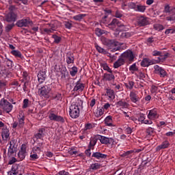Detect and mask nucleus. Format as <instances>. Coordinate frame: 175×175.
<instances>
[{"label": "nucleus", "mask_w": 175, "mask_h": 175, "mask_svg": "<svg viewBox=\"0 0 175 175\" xmlns=\"http://www.w3.org/2000/svg\"><path fill=\"white\" fill-rule=\"evenodd\" d=\"M16 152L17 147L16 146V144H14V141H10L8 153V157H15V155L17 154Z\"/></svg>", "instance_id": "nucleus-11"}, {"label": "nucleus", "mask_w": 175, "mask_h": 175, "mask_svg": "<svg viewBox=\"0 0 175 175\" xmlns=\"http://www.w3.org/2000/svg\"><path fill=\"white\" fill-rule=\"evenodd\" d=\"M138 121L142 122V124H145L146 125H152V121L146 120V116L143 113L140 114Z\"/></svg>", "instance_id": "nucleus-17"}, {"label": "nucleus", "mask_w": 175, "mask_h": 175, "mask_svg": "<svg viewBox=\"0 0 175 175\" xmlns=\"http://www.w3.org/2000/svg\"><path fill=\"white\" fill-rule=\"evenodd\" d=\"M48 117L51 121H56L57 122H65V120L62 116H58L55 114V112L54 111H49L48 113Z\"/></svg>", "instance_id": "nucleus-5"}, {"label": "nucleus", "mask_w": 175, "mask_h": 175, "mask_svg": "<svg viewBox=\"0 0 175 175\" xmlns=\"http://www.w3.org/2000/svg\"><path fill=\"white\" fill-rule=\"evenodd\" d=\"M6 86V83L3 81L0 80V90H2V88H5Z\"/></svg>", "instance_id": "nucleus-61"}, {"label": "nucleus", "mask_w": 175, "mask_h": 175, "mask_svg": "<svg viewBox=\"0 0 175 175\" xmlns=\"http://www.w3.org/2000/svg\"><path fill=\"white\" fill-rule=\"evenodd\" d=\"M109 28L111 29H116V27H118L120 31H125V25L120 24L118 20L113 18L110 24L108 25Z\"/></svg>", "instance_id": "nucleus-8"}, {"label": "nucleus", "mask_w": 175, "mask_h": 175, "mask_svg": "<svg viewBox=\"0 0 175 175\" xmlns=\"http://www.w3.org/2000/svg\"><path fill=\"white\" fill-rule=\"evenodd\" d=\"M38 81L43 83L46 79V73H44V72L40 71L38 75Z\"/></svg>", "instance_id": "nucleus-29"}, {"label": "nucleus", "mask_w": 175, "mask_h": 175, "mask_svg": "<svg viewBox=\"0 0 175 175\" xmlns=\"http://www.w3.org/2000/svg\"><path fill=\"white\" fill-rule=\"evenodd\" d=\"M88 129H92V124H87L85 126V130L88 131Z\"/></svg>", "instance_id": "nucleus-63"}, {"label": "nucleus", "mask_w": 175, "mask_h": 175, "mask_svg": "<svg viewBox=\"0 0 175 175\" xmlns=\"http://www.w3.org/2000/svg\"><path fill=\"white\" fill-rule=\"evenodd\" d=\"M105 113V110L103 109V108H98L97 109V111H96V114L98 115V116H103Z\"/></svg>", "instance_id": "nucleus-57"}, {"label": "nucleus", "mask_w": 175, "mask_h": 175, "mask_svg": "<svg viewBox=\"0 0 175 175\" xmlns=\"http://www.w3.org/2000/svg\"><path fill=\"white\" fill-rule=\"evenodd\" d=\"M132 35H133V33L131 32H123V33H122L121 36H122V38H131V36H132Z\"/></svg>", "instance_id": "nucleus-50"}, {"label": "nucleus", "mask_w": 175, "mask_h": 175, "mask_svg": "<svg viewBox=\"0 0 175 175\" xmlns=\"http://www.w3.org/2000/svg\"><path fill=\"white\" fill-rule=\"evenodd\" d=\"M25 120V117H24V112L23 111H20L18 116V122H14L11 125L14 129L17 128L20 129L24 127V124L25 122H24Z\"/></svg>", "instance_id": "nucleus-3"}, {"label": "nucleus", "mask_w": 175, "mask_h": 175, "mask_svg": "<svg viewBox=\"0 0 175 175\" xmlns=\"http://www.w3.org/2000/svg\"><path fill=\"white\" fill-rule=\"evenodd\" d=\"M135 10L137 12H141L142 13H144V12H146V5H137L135 6Z\"/></svg>", "instance_id": "nucleus-36"}, {"label": "nucleus", "mask_w": 175, "mask_h": 175, "mask_svg": "<svg viewBox=\"0 0 175 175\" xmlns=\"http://www.w3.org/2000/svg\"><path fill=\"white\" fill-rule=\"evenodd\" d=\"M125 131L126 132V133L128 135H131V133H132L133 131H132V128L127 126L125 129Z\"/></svg>", "instance_id": "nucleus-62"}, {"label": "nucleus", "mask_w": 175, "mask_h": 175, "mask_svg": "<svg viewBox=\"0 0 175 175\" xmlns=\"http://www.w3.org/2000/svg\"><path fill=\"white\" fill-rule=\"evenodd\" d=\"M93 158H96V159H105L107 157V154H102L100 152H94L92 155Z\"/></svg>", "instance_id": "nucleus-27"}, {"label": "nucleus", "mask_w": 175, "mask_h": 175, "mask_svg": "<svg viewBox=\"0 0 175 175\" xmlns=\"http://www.w3.org/2000/svg\"><path fill=\"white\" fill-rule=\"evenodd\" d=\"M61 75H62V78L65 79V78H66V76H68V75H69V73L68 72V70H66V68H63L61 70Z\"/></svg>", "instance_id": "nucleus-44"}, {"label": "nucleus", "mask_w": 175, "mask_h": 175, "mask_svg": "<svg viewBox=\"0 0 175 175\" xmlns=\"http://www.w3.org/2000/svg\"><path fill=\"white\" fill-rule=\"evenodd\" d=\"M154 73L156 75H159L160 77H165L167 75V72L161 67L158 65L154 66Z\"/></svg>", "instance_id": "nucleus-13"}, {"label": "nucleus", "mask_w": 175, "mask_h": 175, "mask_svg": "<svg viewBox=\"0 0 175 175\" xmlns=\"http://www.w3.org/2000/svg\"><path fill=\"white\" fill-rule=\"evenodd\" d=\"M0 107L4 113H10L13 110V105L5 98H1L0 100Z\"/></svg>", "instance_id": "nucleus-4"}, {"label": "nucleus", "mask_w": 175, "mask_h": 175, "mask_svg": "<svg viewBox=\"0 0 175 175\" xmlns=\"http://www.w3.org/2000/svg\"><path fill=\"white\" fill-rule=\"evenodd\" d=\"M32 21L28 17L23 18L16 23L17 27L21 28L23 27H29V25H32Z\"/></svg>", "instance_id": "nucleus-9"}, {"label": "nucleus", "mask_w": 175, "mask_h": 175, "mask_svg": "<svg viewBox=\"0 0 175 175\" xmlns=\"http://www.w3.org/2000/svg\"><path fill=\"white\" fill-rule=\"evenodd\" d=\"M70 75L73 77L75 75H77V67L73 66L70 70Z\"/></svg>", "instance_id": "nucleus-41"}, {"label": "nucleus", "mask_w": 175, "mask_h": 175, "mask_svg": "<svg viewBox=\"0 0 175 175\" xmlns=\"http://www.w3.org/2000/svg\"><path fill=\"white\" fill-rule=\"evenodd\" d=\"M8 175H17L18 174V170H17V165H13L11 171L8 172Z\"/></svg>", "instance_id": "nucleus-31"}, {"label": "nucleus", "mask_w": 175, "mask_h": 175, "mask_svg": "<svg viewBox=\"0 0 175 175\" xmlns=\"http://www.w3.org/2000/svg\"><path fill=\"white\" fill-rule=\"evenodd\" d=\"M152 55H154V57H158V56L162 57V52L159 51H153Z\"/></svg>", "instance_id": "nucleus-56"}, {"label": "nucleus", "mask_w": 175, "mask_h": 175, "mask_svg": "<svg viewBox=\"0 0 175 175\" xmlns=\"http://www.w3.org/2000/svg\"><path fill=\"white\" fill-rule=\"evenodd\" d=\"M53 98V99H55V100H62V95L59 93H57Z\"/></svg>", "instance_id": "nucleus-53"}, {"label": "nucleus", "mask_w": 175, "mask_h": 175, "mask_svg": "<svg viewBox=\"0 0 175 175\" xmlns=\"http://www.w3.org/2000/svg\"><path fill=\"white\" fill-rule=\"evenodd\" d=\"M80 109H83V100L75 99L70 106L69 115L71 118H77L80 116Z\"/></svg>", "instance_id": "nucleus-1"}, {"label": "nucleus", "mask_w": 175, "mask_h": 175, "mask_svg": "<svg viewBox=\"0 0 175 175\" xmlns=\"http://www.w3.org/2000/svg\"><path fill=\"white\" fill-rule=\"evenodd\" d=\"M133 152H135V150H128L126 152H124L122 154H121V157H126V158H129V155H131V154H133Z\"/></svg>", "instance_id": "nucleus-47"}, {"label": "nucleus", "mask_w": 175, "mask_h": 175, "mask_svg": "<svg viewBox=\"0 0 175 175\" xmlns=\"http://www.w3.org/2000/svg\"><path fill=\"white\" fill-rule=\"evenodd\" d=\"M99 167H100V165L98 163H93L90 165V169L92 170H98V169H99Z\"/></svg>", "instance_id": "nucleus-46"}, {"label": "nucleus", "mask_w": 175, "mask_h": 175, "mask_svg": "<svg viewBox=\"0 0 175 175\" xmlns=\"http://www.w3.org/2000/svg\"><path fill=\"white\" fill-rule=\"evenodd\" d=\"M99 136V140L102 144H114V139L102 135Z\"/></svg>", "instance_id": "nucleus-15"}, {"label": "nucleus", "mask_w": 175, "mask_h": 175, "mask_svg": "<svg viewBox=\"0 0 175 175\" xmlns=\"http://www.w3.org/2000/svg\"><path fill=\"white\" fill-rule=\"evenodd\" d=\"M122 58L124 59L125 62H132L133 59H135V56L133 55V52L130 50H127L125 52H124L122 55Z\"/></svg>", "instance_id": "nucleus-7"}, {"label": "nucleus", "mask_w": 175, "mask_h": 175, "mask_svg": "<svg viewBox=\"0 0 175 175\" xmlns=\"http://www.w3.org/2000/svg\"><path fill=\"white\" fill-rule=\"evenodd\" d=\"M150 65H154V62L148 58H144L141 62V66L144 68H147V66H150Z\"/></svg>", "instance_id": "nucleus-20"}, {"label": "nucleus", "mask_w": 175, "mask_h": 175, "mask_svg": "<svg viewBox=\"0 0 175 175\" xmlns=\"http://www.w3.org/2000/svg\"><path fill=\"white\" fill-rule=\"evenodd\" d=\"M98 139L96 137H92L90 139L89 148H94L95 144H96Z\"/></svg>", "instance_id": "nucleus-35"}, {"label": "nucleus", "mask_w": 175, "mask_h": 175, "mask_svg": "<svg viewBox=\"0 0 175 175\" xmlns=\"http://www.w3.org/2000/svg\"><path fill=\"white\" fill-rule=\"evenodd\" d=\"M165 35H169V33L173 34L175 33V27L167 29L165 31Z\"/></svg>", "instance_id": "nucleus-43"}, {"label": "nucleus", "mask_w": 175, "mask_h": 175, "mask_svg": "<svg viewBox=\"0 0 175 175\" xmlns=\"http://www.w3.org/2000/svg\"><path fill=\"white\" fill-rule=\"evenodd\" d=\"M130 99L133 103H137L140 100V96H139V92L133 90L130 92Z\"/></svg>", "instance_id": "nucleus-14"}, {"label": "nucleus", "mask_w": 175, "mask_h": 175, "mask_svg": "<svg viewBox=\"0 0 175 175\" xmlns=\"http://www.w3.org/2000/svg\"><path fill=\"white\" fill-rule=\"evenodd\" d=\"M64 27L67 28V29H71L73 25L72 24V21H65Z\"/></svg>", "instance_id": "nucleus-45"}, {"label": "nucleus", "mask_w": 175, "mask_h": 175, "mask_svg": "<svg viewBox=\"0 0 175 175\" xmlns=\"http://www.w3.org/2000/svg\"><path fill=\"white\" fill-rule=\"evenodd\" d=\"M53 39H54V43H59L61 42V37L54 34L52 36Z\"/></svg>", "instance_id": "nucleus-48"}, {"label": "nucleus", "mask_w": 175, "mask_h": 175, "mask_svg": "<svg viewBox=\"0 0 175 175\" xmlns=\"http://www.w3.org/2000/svg\"><path fill=\"white\" fill-rule=\"evenodd\" d=\"M137 23L139 25L143 26V25H147L148 21L147 18L144 16H139L137 18Z\"/></svg>", "instance_id": "nucleus-25"}, {"label": "nucleus", "mask_w": 175, "mask_h": 175, "mask_svg": "<svg viewBox=\"0 0 175 175\" xmlns=\"http://www.w3.org/2000/svg\"><path fill=\"white\" fill-rule=\"evenodd\" d=\"M107 95L111 100H113L114 98H116V96L114 95V90L111 89H107Z\"/></svg>", "instance_id": "nucleus-30"}, {"label": "nucleus", "mask_w": 175, "mask_h": 175, "mask_svg": "<svg viewBox=\"0 0 175 175\" xmlns=\"http://www.w3.org/2000/svg\"><path fill=\"white\" fill-rule=\"evenodd\" d=\"M164 12L165 13H170V12H172V10H170V6H169V5H166L165 6Z\"/></svg>", "instance_id": "nucleus-60"}, {"label": "nucleus", "mask_w": 175, "mask_h": 175, "mask_svg": "<svg viewBox=\"0 0 175 175\" xmlns=\"http://www.w3.org/2000/svg\"><path fill=\"white\" fill-rule=\"evenodd\" d=\"M104 122L107 126H116V124H114V121L113 120V117L111 116H107L104 120Z\"/></svg>", "instance_id": "nucleus-18"}, {"label": "nucleus", "mask_w": 175, "mask_h": 175, "mask_svg": "<svg viewBox=\"0 0 175 175\" xmlns=\"http://www.w3.org/2000/svg\"><path fill=\"white\" fill-rule=\"evenodd\" d=\"M169 142L165 141L161 145L158 146L156 148L157 151H161V150H163L165 148H167L169 147Z\"/></svg>", "instance_id": "nucleus-26"}, {"label": "nucleus", "mask_w": 175, "mask_h": 175, "mask_svg": "<svg viewBox=\"0 0 175 175\" xmlns=\"http://www.w3.org/2000/svg\"><path fill=\"white\" fill-rule=\"evenodd\" d=\"M117 107H121L122 109H126L129 106V104L125 100H120L116 103Z\"/></svg>", "instance_id": "nucleus-24"}, {"label": "nucleus", "mask_w": 175, "mask_h": 175, "mask_svg": "<svg viewBox=\"0 0 175 175\" xmlns=\"http://www.w3.org/2000/svg\"><path fill=\"white\" fill-rule=\"evenodd\" d=\"M57 25L51 23L49 25L48 27L44 29V33L47 34L53 33L54 31H57Z\"/></svg>", "instance_id": "nucleus-16"}, {"label": "nucleus", "mask_w": 175, "mask_h": 175, "mask_svg": "<svg viewBox=\"0 0 175 175\" xmlns=\"http://www.w3.org/2000/svg\"><path fill=\"white\" fill-rule=\"evenodd\" d=\"M146 133L149 136H154V135H155V130L151 127H149L146 129Z\"/></svg>", "instance_id": "nucleus-39"}, {"label": "nucleus", "mask_w": 175, "mask_h": 175, "mask_svg": "<svg viewBox=\"0 0 175 175\" xmlns=\"http://www.w3.org/2000/svg\"><path fill=\"white\" fill-rule=\"evenodd\" d=\"M147 113L148 121H154V120H158V118H159V115L158 114V111H157V109L149 110Z\"/></svg>", "instance_id": "nucleus-10"}, {"label": "nucleus", "mask_w": 175, "mask_h": 175, "mask_svg": "<svg viewBox=\"0 0 175 175\" xmlns=\"http://www.w3.org/2000/svg\"><path fill=\"white\" fill-rule=\"evenodd\" d=\"M11 158L8 162L9 165H13V163H16L17 162V159L14 157V156L10 157Z\"/></svg>", "instance_id": "nucleus-54"}, {"label": "nucleus", "mask_w": 175, "mask_h": 175, "mask_svg": "<svg viewBox=\"0 0 175 175\" xmlns=\"http://www.w3.org/2000/svg\"><path fill=\"white\" fill-rule=\"evenodd\" d=\"M96 35L97 36H102V35H103V33H105V30H102L100 28H96Z\"/></svg>", "instance_id": "nucleus-42"}, {"label": "nucleus", "mask_w": 175, "mask_h": 175, "mask_svg": "<svg viewBox=\"0 0 175 175\" xmlns=\"http://www.w3.org/2000/svg\"><path fill=\"white\" fill-rule=\"evenodd\" d=\"M4 64L6 65L7 67H8V69H12V68H13V61L8 58L5 59Z\"/></svg>", "instance_id": "nucleus-33"}, {"label": "nucleus", "mask_w": 175, "mask_h": 175, "mask_svg": "<svg viewBox=\"0 0 175 175\" xmlns=\"http://www.w3.org/2000/svg\"><path fill=\"white\" fill-rule=\"evenodd\" d=\"M10 135V133L9 132V129H8V127L2 129L1 136L3 140H6Z\"/></svg>", "instance_id": "nucleus-23"}, {"label": "nucleus", "mask_w": 175, "mask_h": 175, "mask_svg": "<svg viewBox=\"0 0 175 175\" xmlns=\"http://www.w3.org/2000/svg\"><path fill=\"white\" fill-rule=\"evenodd\" d=\"M32 151L37 154H40V152H42V150H40V148H39L38 146H36L33 148Z\"/></svg>", "instance_id": "nucleus-55"}, {"label": "nucleus", "mask_w": 175, "mask_h": 175, "mask_svg": "<svg viewBox=\"0 0 175 175\" xmlns=\"http://www.w3.org/2000/svg\"><path fill=\"white\" fill-rule=\"evenodd\" d=\"M11 54H12V55H14V57H16L17 58H21L22 57L21 52L17 50L12 51Z\"/></svg>", "instance_id": "nucleus-38"}, {"label": "nucleus", "mask_w": 175, "mask_h": 175, "mask_svg": "<svg viewBox=\"0 0 175 175\" xmlns=\"http://www.w3.org/2000/svg\"><path fill=\"white\" fill-rule=\"evenodd\" d=\"M103 69H104V70H107V72H109V73H111V69H110V67H109L107 64H104L103 66Z\"/></svg>", "instance_id": "nucleus-58"}, {"label": "nucleus", "mask_w": 175, "mask_h": 175, "mask_svg": "<svg viewBox=\"0 0 175 175\" xmlns=\"http://www.w3.org/2000/svg\"><path fill=\"white\" fill-rule=\"evenodd\" d=\"M83 90H84V84L78 81L74 88V91H83Z\"/></svg>", "instance_id": "nucleus-28"}, {"label": "nucleus", "mask_w": 175, "mask_h": 175, "mask_svg": "<svg viewBox=\"0 0 175 175\" xmlns=\"http://www.w3.org/2000/svg\"><path fill=\"white\" fill-rule=\"evenodd\" d=\"M124 64H125V60L120 55L119 59L113 64V68L117 69L118 68H120V66H122V65H124Z\"/></svg>", "instance_id": "nucleus-21"}, {"label": "nucleus", "mask_w": 175, "mask_h": 175, "mask_svg": "<svg viewBox=\"0 0 175 175\" xmlns=\"http://www.w3.org/2000/svg\"><path fill=\"white\" fill-rule=\"evenodd\" d=\"M129 70L131 72H136V70H137V67L136 66V63H134L131 66H130Z\"/></svg>", "instance_id": "nucleus-51"}, {"label": "nucleus", "mask_w": 175, "mask_h": 175, "mask_svg": "<svg viewBox=\"0 0 175 175\" xmlns=\"http://www.w3.org/2000/svg\"><path fill=\"white\" fill-rule=\"evenodd\" d=\"M38 154L36 152H33V150L31 152L30 154V158L31 161H36V159H38V158H39V157H38Z\"/></svg>", "instance_id": "nucleus-40"}, {"label": "nucleus", "mask_w": 175, "mask_h": 175, "mask_svg": "<svg viewBox=\"0 0 175 175\" xmlns=\"http://www.w3.org/2000/svg\"><path fill=\"white\" fill-rule=\"evenodd\" d=\"M75 58L72 56H67L66 62L67 64H73Z\"/></svg>", "instance_id": "nucleus-49"}, {"label": "nucleus", "mask_w": 175, "mask_h": 175, "mask_svg": "<svg viewBox=\"0 0 175 175\" xmlns=\"http://www.w3.org/2000/svg\"><path fill=\"white\" fill-rule=\"evenodd\" d=\"M95 47H96V49L97 50V51H98L101 54H107V51H106L105 49L100 47L99 45L96 44Z\"/></svg>", "instance_id": "nucleus-37"}, {"label": "nucleus", "mask_w": 175, "mask_h": 175, "mask_svg": "<svg viewBox=\"0 0 175 175\" xmlns=\"http://www.w3.org/2000/svg\"><path fill=\"white\" fill-rule=\"evenodd\" d=\"M50 91H51L50 85H46L40 88L38 93L40 96H43L44 98H50Z\"/></svg>", "instance_id": "nucleus-6"}, {"label": "nucleus", "mask_w": 175, "mask_h": 175, "mask_svg": "<svg viewBox=\"0 0 175 175\" xmlns=\"http://www.w3.org/2000/svg\"><path fill=\"white\" fill-rule=\"evenodd\" d=\"M27 155V146L25 144H23L21 146V150L18 152V161H23L25 159V157Z\"/></svg>", "instance_id": "nucleus-12"}, {"label": "nucleus", "mask_w": 175, "mask_h": 175, "mask_svg": "<svg viewBox=\"0 0 175 175\" xmlns=\"http://www.w3.org/2000/svg\"><path fill=\"white\" fill-rule=\"evenodd\" d=\"M16 18H17V15L13 12H10V13L5 16V20L8 23L16 21Z\"/></svg>", "instance_id": "nucleus-19"}, {"label": "nucleus", "mask_w": 175, "mask_h": 175, "mask_svg": "<svg viewBox=\"0 0 175 175\" xmlns=\"http://www.w3.org/2000/svg\"><path fill=\"white\" fill-rule=\"evenodd\" d=\"M69 152H70V154L73 155V156H76V155H77V154H79L77 150H70L69 151Z\"/></svg>", "instance_id": "nucleus-64"}, {"label": "nucleus", "mask_w": 175, "mask_h": 175, "mask_svg": "<svg viewBox=\"0 0 175 175\" xmlns=\"http://www.w3.org/2000/svg\"><path fill=\"white\" fill-rule=\"evenodd\" d=\"M46 136V129H40L37 134H36V139H43Z\"/></svg>", "instance_id": "nucleus-22"}, {"label": "nucleus", "mask_w": 175, "mask_h": 175, "mask_svg": "<svg viewBox=\"0 0 175 175\" xmlns=\"http://www.w3.org/2000/svg\"><path fill=\"white\" fill-rule=\"evenodd\" d=\"M104 79L105 80H107L108 81H111V80H114L115 77L111 72H110V73H108V74H105L104 75Z\"/></svg>", "instance_id": "nucleus-32"}, {"label": "nucleus", "mask_w": 175, "mask_h": 175, "mask_svg": "<svg viewBox=\"0 0 175 175\" xmlns=\"http://www.w3.org/2000/svg\"><path fill=\"white\" fill-rule=\"evenodd\" d=\"M85 16H87L85 14H79L78 15L74 16L73 19L75 20V21H81V20H83Z\"/></svg>", "instance_id": "nucleus-34"}, {"label": "nucleus", "mask_w": 175, "mask_h": 175, "mask_svg": "<svg viewBox=\"0 0 175 175\" xmlns=\"http://www.w3.org/2000/svg\"><path fill=\"white\" fill-rule=\"evenodd\" d=\"M154 28H155L157 31H163V29H164L163 25L160 24L154 25Z\"/></svg>", "instance_id": "nucleus-52"}, {"label": "nucleus", "mask_w": 175, "mask_h": 175, "mask_svg": "<svg viewBox=\"0 0 175 175\" xmlns=\"http://www.w3.org/2000/svg\"><path fill=\"white\" fill-rule=\"evenodd\" d=\"M29 100L28 99H25L23 100V109H27V107H28V103H29Z\"/></svg>", "instance_id": "nucleus-59"}, {"label": "nucleus", "mask_w": 175, "mask_h": 175, "mask_svg": "<svg viewBox=\"0 0 175 175\" xmlns=\"http://www.w3.org/2000/svg\"><path fill=\"white\" fill-rule=\"evenodd\" d=\"M101 42L105 46H108L109 47H110L111 51H113V52L118 51L119 50H120L121 45L122 44L117 41H111L110 40H108L105 37L101 38Z\"/></svg>", "instance_id": "nucleus-2"}]
</instances>
